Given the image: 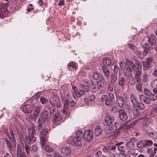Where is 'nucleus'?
<instances>
[{"mask_svg": "<svg viewBox=\"0 0 157 157\" xmlns=\"http://www.w3.org/2000/svg\"><path fill=\"white\" fill-rule=\"evenodd\" d=\"M149 44H145L143 46L144 51L143 53L140 51H138L137 53V55L139 59H143L144 56H146L150 51L149 48L154 49L155 48V43L156 39L154 35H151L150 38L148 40Z\"/></svg>", "mask_w": 157, "mask_h": 157, "instance_id": "nucleus-1", "label": "nucleus"}, {"mask_svg": "<svg viewBox=\"0 0 157 157\" xmlns=\"http://www.w3.org/2000/svg\"><path fill=\"white\" fill-rule=\"evenodd\" d=\"M50 119L48 112L44 110L43 112L41 113L38 120L37 129L40 131L43 129L47 124Z\"/></svg>", "mask_w": 157, "mask_h": 157, "instance_id": "nucleus-2", "label": "nucleus"}, {"mask_svg": "<svg viewBox=\"0 0 157 157\" xmlns=\"http://www.w3.org/2000/svg\"><path fill=\"white\" fill-rule=\"evenodd\" d=\"M36 127L33 124H32L30 128L28 129L29 132V143H32L36 140V137L34 136V134Z\"/></svg>", "mask_w": 157, "mask_h": 157, "instance_id": "nucleus-3", "label": "nucleus"}, {"mask_svg": "<svg viewBox=\"0 0 157 157\" xmlns=\"http://www.w3.org/2000/svg\"><path fill=\"white\" fill-rule=\"evenodd\" d=\"M127 67L126 68V71L127 72L130 73V74H132L131 73L133 71L136 70L137 68L136 66L135 65V63L132 61L128 59L126 61Z\"/></svg>", "mask_w": 157, "mask_h": 157, "instance_id": "nucleus-4", "label": "nucleus"}, {"mask_svg": "<svg viewBox=\"0 0 157 157\" xmlns=\"http://www.w3.org/2000/svg\"><path fill=\"white\" fill-rule=\"evenodd\" d=\"M94 138L93 132L91 130H86L84 133V139L89 142L93 140Z\"/></svg>", "mask_w": 157, "mask_h": 157, "instance_id": "nucleus-5", "label": "nucleus"}, {"mask_svg": "<svg viewBox=\"0 0 157 157\" xmlns=\"http://www.w3.org/2000/svg\"><path fill=\"white\" fill-rule=\"evenodd\" d=\"M50 103L53 107L56 106L57 107H59L61 106L60 99L57 96L52 97L50 100Z\"/></svg>", "mask_w": 157, "mask_h": 157, "instance_id": "nucleus-6", "label": "nucleus"}, {"mask_svg": "<svg viewBox=\"0 0 157 157\" xmlns=\"http://www.w3.org/2000/svg\"><path fill=\"white\" fill-rule=\"evenodd\" d=\"M114 121V118L112 116H106L103 121V124L105 125L109 126L112 125Z\"/></svg>", "mask_w": 157, "mask_h": 157, "instance_id": "nucleus-7", "label": "nucleus"}, {"mask_svg": "<svg viewBox=\"0 0 157 157\" xmlns=\"http://www.w3.org/2000/svg\"><path fill=\"white\" fill-rule=\"evenodd\" d=\"M73 92L74 93L73 94V97H74V95L75 94L77 97L80 98L83 95L84 93L81 89L79 90L78 91L75 86H72Z\"/></svg>", "mask_w": 157, "mask_h": 157, "instance_id": "nucleus-8", "label": "nucleus"}, {"mask_svg": "<svg viewBox=\"0 0 157 157\" xmlns=\"http://www.w3.org/2000/svg\"><path fill=\"white\" fill-rule=\"evenodd\" d=\"M5 140L7 146L8 148V150L10 153L12 154L16 151V148L13 147L12 145L11 140H8L6 138H5Z\"/></svg>", "mask_w": 157, "mask_h": 157, "instance_id": "nucleus-9", "label": "nucleus"}, {"mask_svg": "<svg viewBox=\"0 0 157 157\" xmlns=\"http://www.w3.org/2000/svg\"><path fill=\"white\" fill-rule=\"evenodd\" d=\"M62 117L60 115L59 112L55 113L52 119L53 122L54 123L59 124V122L62 121Z\"/></svg>", "mask_w": 157, "mask_h": 157, "instance_id": "nucleus-10", "label": "nucleus"}, {"mask_svg": "<svg viewBox=\"0 0 157 157\" xmlns=\"http://www.w3.org/2000/svg\"><path fill=\"white\" fill-rule=\"evenodd\" d=\"M118 114L120 119L123 121L126 120L128 118V115L126 112L121 109H119Z\"/></svg>", "mask_w": 157, "mask_h": 157, "instance_id": "nucleus-11", "label": "nucleus"}, {"mask_svg": "<svg viewBox=\"0 0 157 157\" xmlns=\"http://www.w3.org/2000/svg\"><path fill=\"white\" fill-rule=\"evenodd\" d=\"M152 60L153 59L151 58H147L143 62V65L144 70H147L150 67Z\"/></svg>", "mask_w": 157, "mask_h": 157, "instance_id": "nucleus-12", "label": "nucleus"}, {"mask_svg": "<svg viewBox=\"0 0 157 157\" xmlns=\"http://www.w3.org/2000/svg\"><path fill=\"white\" fill-rule=\"evenodd\" d=\"M116 98L118 105L121 108L122 107L125 102V100H124L123 97L121 95H117Z\"/></svg>", "mask_w": 157, "mask_h": 157, "instance_id": "nucleus-13", "label": "nucleus"}, {"mask_svg": "<svg viewBox=\"0 0 157 157\" xmlns=\"http://www.w3.org/2000/svg\"><path fill=\"white\" fill-rule=\"evenodd\" d=\"M23 111L25 113H29L31 112L33 110L32 105L29 104H26L23 107Z\"/></svg>", "mask_w": 157, "mask_h": 157, "instance_id": "nucleus-14", "label": "nucleus"}, {"mask_svg": "<svg viewBox=\"0 0 157 157\" xmlns=\"http://www.w3.org/2000/svg\"><path fill=\"white\" fill-rule=\"evenodd\" d=\"M71 96L69 92L64 93V95L61 97L62 101H70L72 100Z\"/></svg>", "mask_w": 157, "mask_h": 157, "instance_id": "nucleus-15", "label": "nucleus"}, {"mask_svg": "<svg viewBox=\"0 0 157 157\" xmlns=\"http://www.w3.org/2000/svg\"><path fill=\"white\" fill-rule=\"evenodd\" d=\"M24 150V146L22 143L21 141L17 144V155L22 154Z\"/></svg>", "mask_w": 157, "mask_h": 157, "instance_id": "nucleus-16", "label": "nucleus"}, {"mask_svg": "<svg viewBox=\"0 0 157 157\" xmlns=\"http://www.w3.org/2000/svg\"><path fill=\"white\" fill-rule=\"evenodd\" d=\"M40 109L41 107L40 106H37L32 116V119H36L37 117L40 112Z\"/></svg>", "mask_w": 157, "mask_h": 157, "instance_id": "nucleus-17", "label": "nucleus"}, {"mask_svg": "<svg viewBox=\"0 0 157 157\" xmlns=\"http://www.w3.org/2000/svg\"><path fill=\"white\" fill-rule=\"evenodd\" d=\"M95 99V96L93 95H89L87 94L86 97L84 99V101L86 104H88L94 101Z\"/></svg>", "mask_w": 157, "mask_h": 157, "instance_id": "nucleus-18", "label": "nucleus"}, {"mask_svg": "<svg viewBox=\"0 0 157 157\" xmlns=\"http://www.w3.org/2000/svg\"><path fill=\"white\" fill-rule=\"evenodd\" d=\"M7 11V5L6 3L1 4L0 9V17L2 15V13Z\"/></svg>", "mask_w": 157, "mask_h": 157, "instance_id": "nucleus-19", "label": "nucleus"}, {"mask_svg": "<svg viewBox=\"0 0 157 157\" xmlns=\"http://www.w3.org/2000/svg\"><path fill=\"white\" fill-rule=\"evenodd\" d=\"M139 98L141 101H144L146 104H148L151 102V99L148 97L145 96L143 95L140 96Z\"/></svg>", "mask_w": 157, "mask_h": 157, "instance_id": "nucleus-20", "label": "nucleus"}, {"mask_svg": "<svg viewBox=\"0 0 157 157\" xmlns=\"http://www.w3.org/2000/svg\"><path fill=\"white\" fill-rule=\"evenodd\" d=\"M127 80L128 83L130 85H134L136 84V80L131 74L128 75L127 78Z\"/></svg>", "mask_w": 157, "mask_h": 157, "instance_id": "nucleus-21", "label": "nucleus"}, {"mask_svg": "<svg viewBox=\"0 0 157 157\" xmlns=\"http://www.w3.org/2000/svg\"><path fill=\"white\" fill-rule=\"evenodd\" d=\"M63 102L64 105L63 107V109H62V112L64 114H66L67 112V109L69 108V101H62Z\"/></svg>", "mask_w": 157, "mask_h": 157, "instance_id": "nucleus-22", "label": "nucleus"}, {"mask_svg": "<svg viewBox=\"0 0 157 157\" xmlns=\"http://www.w3.org/2000/svg\"><path fill=\"white\" fill-rule=\"evenodd\" d=\"M130 99L133 105L136 106L137 104L138 101L137 98L134 94H131Z\"/></svg>", "mask_w": 157, "mask_h": 157, "instance_id": "nucleus-23", "label": "nucleus"}, {"mask_svg": "<svg viewBox=\"0 0 157 157\" xmlns=\"http://www.w3.org/2000/svg\"><path fill=\"white\" fill-rule=\"evenodd\" d=\"M93 77L95 80H102L104 79V77L102 75L98 72L94 73L93 74Z\"/></svg>", "mask_w": 157, "mask_h": 157, "instance_id": "nucleus-24", "label": "nucleus"}, {"mask_svg": "<svg viewBox=\"0 0 157 157\" xmlns=\"http://www.w3.org/2000/svg\"><path fill=\"white\" fill-rule=\"evenodd\" d=\"M151 87L153 88V92L157 94V79L153 80L151 83Z\"/></svg>", "mask_w": 157, "mask_h": 157, "instance_id": "nucleus-25", "label": "nucleus"}, {"mask_svg": "<svg viewBox=\"0 0 157 157\" xmlns=\"http://www.w3.org/2000/svg\"><path fill=\"white\" fill-rule=\"evenodd\" d=\"M142 73V71L140 70L137 71L136 72L135 75V78L136 81L138 82H139L140 81V78Z\"/></svg>", "mask_w": 157, "mask_h": 157, "instance_id": "nucleus-26", "label": "nucleus"}, {"mask_svg": "<svg viewBox=\"0 0 157 157\" xmlns=\"http://www.w3.org/2000/svg\"><path fill=\"white\" fill-rule=\"evenodd\" d=\"M79 86L84 93L85 92H88L89 90V87L86 83L85 84H80Z\"/></svg>", "mask_w": 157, "mask_h": 157, "instance_id": "nucleus-27", "label": "nucleus"}, {"mask_svg": "<svg viewBox=\"0 0 157 157\" xmlns=\"http://www.w3.org/2000/svg\"><path fill=\"white\" fill-rule=\"evenodd\" d=\"M102 63L104 65L106 66H109L111 65L112 61L111 59L108 58H104L102 60Z\"/></svg>", "mask_w": 157, "mask_h": 157, "instance_id": "nucleus-28", "label": "nucleus"}, {"mask_svg": "<svg viewBox=\"0 0 157 157\" xmlns=\"http://www.w3.org/2000/svg\"><path fill=\"white\" fill-rule=\"evenodd\" d=\"M62 151L63 154L67 155L71 154V151L68 147H65L62 148Z\"/></svg>", "mask_w": 157, "mask_h": 157, "instance_id": "nucleus-29", "label": "nucleus"}, {"mask_svg": "<svg viewBox=\"0 0 157 157\" xmlns=\"http://www.w3.org/2000/svg\"><path fill=\"white\" fill-rule=\"evenodd\" d=\"M117 128V126L115 124L111 125L109 127L107 130L106 132L107 134H110L113 133Z\"/></svg>", "mask_w": 157, "mask_h": 157, "instance_id": "nucleus-30", "label": "nucleus"}, {"mask_svg": "<svg viewBox=\"0 0 157 157\" xmlns=\"http://www.w3.org/2000/svg\"><path fill=\"white\" fill-rule=\"evenodd\" d=\"M116 148V147L115 146L110 145L104 147L103 149V151L105 152H107L109 151L110 150H115Z\"/></svg>", "mask_w": 157, "mask_h": 157, "instance_id": "nucleus-31", "label": "nucleus"}, {"mask_svg": "<svg viewBox=\"0 0 157 157\" xmlns=\"http://www.w3.org/2000/svg\"><path fill=\"white\" fill-rule=\"evenodd\" d=\"M102 131L99 126H97L94 129V134L97 136H99L102 133Z\"/></svg>", "mask_w": 157, "mask_h": 157, "instance_id": "nucleus-32", "label": "nucleus"}, {"mask_svg": "<svg viewBox=\"0 0 157 157\" xmlns=\"http://www.w3.org/2000/svg\"><path fill=\"white\" fill-rule=\"evenodd\" d=\"M102 70L106 77V78H109L110 75V73L109 70L105 66L102 67Z\"/></svg>", "mask_w": 157, "mask_h": 157, "instance_id": "nucleus-33", "label": "nucleus"}, {"mask_svg": "<svg viewBox=\"0 0 157 157\" xmlns=\"http://www.w3.org/2000/svg\"><path fill=\"white\" fill-rule=\"evenodd\" d=\"M48 132V129L47 128H44L40 132V137L47 138L46 136Z\"/></svg>", "mask_w": 157, "mask_h": 157, "instance_id": "nucleus-34", "label": "nucleus"}, {"mask_svg": "<svg viewBox=\"0 0 157 157\" xmlns=\"http://www.w3.org/2000/svg\"><path fill=\"white\" fill-rule=\"evenodd\" d=\"M82 140H80L75 137L73 139V141L74 144L78 146H80L82 145Z\"/></svg>", "mask_w": 157, "mask_h": 157, "instance_id": "nucleus-35", "label": "nucleus"}, {"mask_svg": "<svg viewBox=\"0 0 157 157\" xmlns=\"http://www.w3.org/2000/svg\"><path fill=\"white\" fill-rule=\"evenodd\" d=\"M149 75L146 72H144L142 75V81L144 82H147L149 81L148 78L150 77Z\"/></svg>", "mask_w": 157, "mask_h": 157, "instance_id": "nucleus-36", "label": "nucleus"}, {"mask_svg": "<svg viewBox=\"0 0 157 157\" xmlns=\"http://www.w3.org/2000/svg\"><path fill=\"white\" fill-rule=\"evenodd\" d=\"M75 137L82 140L84 139V134L81 131H78L76 133Z\"/></svg>", "mask_w": 157, "mask_h": 157, "instance_id": "nucleus-37", "label": "nucleus"}, {"mask_svg": "<svg viewBox=\"0 0 157 157\" xmlns=\"http://www.w3.org/2000/svg\"><path fill=\"white\" fill-rule=\"evenodd\" d=\"M132 113L134 116H137L140 115V112L139 110L136 107V106H134L133 108Z\"/></svg>", "mask_w": 157, "mask_h": 157, "instance_id": "nucleus-38", "label": "nucleus"}, {"mask_svg": "<svg viewBox=\"0 0 157 157\" xmlns=\"http://www.w3.org/2000/svg\"><path fill=\"white\" fill-rule=\"evenodd\" d=\"M125 79L123 77H121L118 79V84L121 87H123L125 84Z\"/></svg>", "mask_w": 157, "mask_h": 157, "instance_id": "nucleus-39", "label": "nucleus"}, {"mask_svg": "<svg viewBox=\"0 0 157 157\" xmlns=\"http://www.w3.org/2000/svg\"><path fill=\"white\" fill-rule=\"evenodd\" d=\"M117 75L113 74L110 75V82L112 83H115L117 79Z\"/></svg>", "mask_w": 157, "mask_h": 157, "instance_id": "nucleus-40", "label": "nucleus"}, {"mask_svg": "<svg viewBox=\"0 0 157 157\" xmlns=\"http://www.w3.org/2000/svg\"><path fill=\"white\" fill-rule=\"evenodd\" d=\"M78 67L77 64L74 62H71L69 63L67 65L68 68L72 67L74 69H76Z\"/></svg>", "mask_w": 157, "mask_h": 157, "instance_id": "nucleus-41", "label": "nucleus"}, {"mask_svg": "<svg viewBox=\"0 0 157 157\" xmlns=\"http://www.w3.org/2000/svg\"><path fill=\"white\" fill-rule=\"evenodd\" d=\"M118 150L120 152V154L123 156H125L126 154L125 152V148L123 146H120L118 148Z\"/></svg>", "mask_w": 157, "mask_h": 157, "instance_id": "nucleus-42", "label": "nucleus"}, {"mask_svg": "<svg viewBox=\"0 0 157 157\" xmlns=\"http://www.w3.org/2000/svg\"><path fill=\"white\" fill-rule=\"evenodd\" d=\"M40 144L42 148L44 147L45 144L47 141V138L40 137Z\"/></svg>", "mask_w": 157, "mask_h": 157, "instance_id": "nucleus-43", "label": "nucleus"}, {"mask_svg": "<svg viewBox=\"0 0 157 157\" xmlns=\"http://www.w3.org/2000/svg\"><path fill=\"white\" fill-rule=\"evenodd\" d=\"M126 125L124 124H122L120 127H119L117 130V132L116 133V134L117 135H118L119 132L121 130L124 129V128H126Z\"/></svg>", "mask_w": 157, "mask_h": 157, "instance_id": "nucleus-44", "label": "nucleus"}, {"mask_svg": "<svg viewBox=\"0 0 157 157\" xmlns=\"http://www.w3.org/2000/svg\"><path fill=\"white\" fill-rule=\"evenodd\" d=\"M127 47L130 48L131 50L133 51H135L136 50V47L133 44H131L129 43H128L126 44Z\"/></svg>", "mask_w": 157, "mask_h": 157, "instance_id": "nucleus-45", "label": "nucleus"}, {"mask_svg": "<svg viewBox=\"0 0 157 157\" xmlns=\"http://www.w3.org/2000/svg\"><path fill=\"white\" fill-rule=\"evenodd\" d=\"M137 146L139 148H144L145 147L144 141L143 142L142 141L140 140L138 141L137 144Z\"/></svg>", "mask_w": 157, "mask_h": 157, "instance_id": "nucleus-46", "label": "nucleus"}, {"mask_svg": "<svg viewBox=\"0 0 157 157\" xmlns=\"http://www.w3.org/2000/svg\"><path fill=\"white\" fill-rule=\"evenodd\" d=\"M153 144V142L151 140H147L144 141V144L145 147H150Z\"/></svg>", "mask_w": 157, "mask_h": 157, "instance_id": "nucleus-47", "label": "nucleus"}, {"mask_svg": "<svg viewBox=\"0 0 157 157\" xmlns=\"http://www.w3.org/2000/svg\"><path fill=\"white\" fill-rule=\"evenodd\" d=\"M97 88L101 89L104 86V83L101 80L98 81L97 82Z\"/></svg>", "mask_w": 157, "mask_h": 157, "instance_id": "nucleus-48", "label": "nucleus"}, {"mask_svg": "<svg viewBox=\"0 0 157 157\" xmlns=\"http://www.w3.org/2000/svg\"><path fill=\"white\" fill-rule=\"evenodd\" d=\"M157 94L155 93H152L151 92V94L149 96L151 100L154 101L157 99Z\"/></svg>", "mask_w": 157, "mask_h": 157, "instance_id": "nucleus-49", "label": "nucleus"}, {"mask_svg": "<svg viewBox=\"0 0 157 157\" xmlns=\"http://www.w3.org/2000/svg\"><path fill=\"white\" fill-rule=\"evenodd\" d=\"M114 74L117 75L118 74L119 75L121 74L120 70L119 69V67L117 66H115L114 67Z\"/></svg>", "mask_w": 157, "mask_h": 157, "instance_id": "nucleus-50", "label": "nucleus"}, {"mask_svg": "<svg viewBox=\"0 0 157 157\" xmlns=\"http://www.w3.org/2000/svg\"><path fill=\"white\" fill-rule=\"evenodd\" d=\"M137 106H136L137 107L139 110H143L145 108V106L142 103H140L136 104Z\"/></svg>", "mask_w": 157, "mask_h": 157, "instance_id": "nucleus-51", "label": "nucleus"}, {"mask_svg": "<svg viewBox=\"0 0 157 157\" xmlns=\"http://www.w3.org/2000/svg\"><path fill=\"white\" fill-rule=\"evenodd\" d=\"M113 103V101L111 99L108 98L105 101V104L107 105H109L112 104Z\"/></svg>", "mask_w": 157, "mask_h": 157, "instance_id": "nucleus-52", "label": "nucleus"}, {"mask_svg": "<svg viewBox=\"0 0 157 157\" xmlns=\"http://www.w3.org/2000/svg\"><path fill=\"white\" fill-rule=\"evenodd\" d=\"M38 150L37 145L36 144H34L33 145L31 148V151H35Z\"/></svg>", "mask_w": 157, "mask_h": 157, "instance_id": "nucleus-53", "label": "nucleus"}, {"mask_svg": "<svg viewBox=\"0 0 157 157\" xmlns=\"http://www.w3.org/2000/svg\"><path fill=\"white\" fill-rule=\"evenodd\" d=\"M126 145L128 147L131 148L133 147L134 145V144L133 142L130 141H128Z\"/></svg>", "mask_w": 157, "mask_h": 157, "instance_id": "nucleus-54", "label": "nucleus"}, {"mask_svg": "<svg viewBox=\"0 0 157 157\" xmlns=\"http://www.w3.org/2000/svg\"><path fill=\"white\" fill-rule=\"evenodd\" d=\"M45 150L48 152H52L53 151V150L49 145H47L45 147Z\"/></svg>", "mask_w": 157, "mask_h": 157, "instance_id": "nucleus-55", "label": "nucleus"}, {"mask_svg": "<svg viewBox=\"0 0 157 157\" xmlns=\"http://www.w3.org/2000/svg\"><path fill=\"white\" fill-rule=\"evenodd\" d=\"M119 64L121 68L122 69L125 68L127 66L126 62V63L124 62H121Z\"/></svg>", "mask_w": 157, "mask_h": 157, "instance_id": "nucleus-56", "label": "nucleus"}, {"mask_svg": "<svg viewBox=\"0 0 157 157\" xmlns=\"http://www.w3.org/2000/svg\"><path fill=\"white\" fill-rule=\"evenodd\" d=\"M151 92L147 89H144V93L145 95L149 96L151 94Z\"/></svg>", "mask_w": 157, "mask_h": 157, "instance_id": "nucleus-57", "label": "nucleus"}, {"mask_svg": "<svg viewBox=\"0 0 157 157\" xmlns=\"http://www.w3.org/2000/svg\"><path fill=\"white\" fill-rule=\"evenodd\" d=\"M40 101L43 104H45L48 101V100L44 97H41L40 98Z\"/></svg>", "mask_w": 157, "mask_h": 157, "instance_id": "nucleus-58", "label": "nucleus"}, {"mask_svg": "<svg viewBox=\"0 0 157 157\" xmlns=\"http://www.w3.org/2000/svg\"><path fill=\"white\" fill-rule=\"evenodd\" d=\"M90 88L93 89H94L96 88V85L95 83L94 82H91L90 83Z\"/></svg>", "mask_w": 157, "mask_h": 157, "instance_id": "nucleus-59", "label": "nucleus"}, {"mask_svg": "<svg viewBox=\"0 0 157 157\" xmlns=\"http://www.w3.org/2000/svg\"><path fill=\"white\" fill-rule=\"evenodd\" d=\"M119 109H118L117 106H114L112 108V112L113 113H115L117 112H118V110Z\"/></svg>", "mask_w": 157, "mask_h": 157, "instance_id": "nucleus-60", "label": "nucleus"}, {"mask_svg": "<svg viewBox=\"0 0 157 157\" xmlns=\"http://www.w3.org/2000/svg\"><path fill=\"white\" fill-rule=\"evenodd\" d=\"M16 5L15 4H12L10 6V9L12 11H14L16 9Z\"/></svg>", "mask_w": 157, "mask_h": 157, "instance_id": "nucleus-61", "label": "nucleus"}, {"mask_svg": "<svg viewBox=\"0 0 157 157\" xmlns=\"http://www.w3.org/2000/svg\"><path fill=\"white\" fill-rule=\"evenodd\" d=\"M136 88L137 90L140 91L142 89V86L140 83H137L136 85Z\"/></svg>", "mask_w": 157, "mask_h": 157, "instance_id": "nucleus-62", "label": "nucleus"}, {"mask_svg": "<svg viewBox=\"0 0 157 157\" xmlns=\"http://www.w3.org/2000/svg\"><path fill=\"white\" fill-rule=\"evenodd\" d=\"M108 96L106 94H104L101 96V100L102 101H104L106 100Z\"/></svg>", "mask_w": 157, "mask_h": 157, "instance_id": "nucleus-63", "label": "nucleus"}, {"mask_svg": "<svg viewBox=\"0 0 157 157\" xmlns=\"http://www.w3.org/2000/svg\"><path fill=\"white\" fill-rule=\"evenodd\" d=\"M30 149L31 148H30V147L28 145H25V150L27 153L28 154L29 153Z\"/></svg>", "mask_w": 157, "mask_h": 157, "instance_id": "nucleus-64", "label": "nucleus"}]
</instances>
